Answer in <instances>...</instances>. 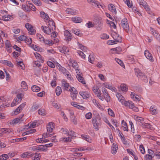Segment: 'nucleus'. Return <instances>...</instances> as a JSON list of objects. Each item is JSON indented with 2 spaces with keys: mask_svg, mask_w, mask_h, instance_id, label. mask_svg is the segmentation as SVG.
Listing matches in <instances>:
<instances>
[{
  "mask_svg": "<svg viewBox=\"0 0 160 160\" xmlns=\"http://www.w3.org/2000/svg\"><path fill=\"white\" fill-rule=\"evenodd\" d=\"M81 136L83 138L89 142H91V140L90 138L88 136L84 135H82Z\"/></svg>",
  "mask_w": 160,
  "mask_h": 160,
  "instance_id": "51",
  "label": "nucleus"
},
{
  "mask_svg": "<svg viewBox=\"0 0 160 160\" xmlns=\"http://www.w3.org/2000/svg\"><path fill=\"white\" fill-rule=\"evenodd\" d=\"M79 93L83 99H86L90 97V93L87 91H82L80 92Z\"/></svg>",
  "mask_w": 160,
  "mask_h": 160,
  "instance_id": "14",
  "label": "nucleus"
},
{
  "mask_svg": "<svg viewBox=\"0 0 160 160\" xmlns=\"http://www.w3.org/2000/svg\"><path fill=\"white\" fill-rule=\"evenodd\" d=\"M124 105L126 107H128L129 108H132L135 112H137L139 111L138 108L134 106V103L132 101H128L125 102Z\"/></svg>",
  "mask_w": 160,
  "mask_h": 160,
  "instance_id": "6",
  "label": "nucleus"
},
{
  "mask_svg": "<svg viewBox=\"0 0 160 160\" xmlns=\"http://www.w3.org/2000/svg\"><path fill=\"white\" fill-rule=\"evenodd\" d=\"M115 60L116 61V62L121 66L122 67H123V66L124 67L123 62L121 60H120L119 59L116 58L115 59Z\"/></svg>",
  "mask_w": 160,
  "mask_h": 160,
  "instance_id": "58",
  "label": "nucleus"
},
{
  "mask_svg": "<svg viewBox=\"0 0 160 160\" xmlns=\"http://www.w3.org/2000/svg\"><path fill=\"white\" fill-rule=\"evenodd\" d=\"M134 118L138 122V123H139H139L140 122H142V121H144V119L142 117L135 116L134 117ZM139 123H138V124Z\"/></svg>",
  "mask_w": 160,
  "mask_h": 160,
  "instance_id": "48",
  "label": "nucleus"
},
{
  "mask_svg": "<svg viewBox=\"0 0 160 160\" xmlns=\"http://www.w3.org/2000/svg\"><path fill=\"white\" fill-rule=\"evenodd\" d=\"M116 96L119 101L122 104L124 105V103L127 101H125L124 98L121 94L117 93Z\"/></svg>",
  "mask_w": 160,
  "mask_h": 160,
  "instance_id": "17",
  "label": "nucleus"
},
{
  "mask_svg": "<svg viewBox=\"0 0 160 160\" xmlns=\"http://www.w3.org/2000/svg\"><path fill=\"white\" fill-rule=\"evenodd\" d=\"M20 121H22L21 120L20 118H17L12 120V122H10V123L13 124H16L18 123Z\"/></svg>",
  "mask_w": 160,
  "mask_h": 160,
  "instance_id": "47",
  "label": "nucleus"
},
{
  "mask_svg": "<svg viewBox=\"0 0 160 160\" xmlns=\"http://www.w3.org/2000/svg\"><path fill=\"white\" fill-rule=\"evenodd\" d=\"M108 8L109 10L112 13L116 14L117 11L114 5L112 4H110L108 5Z\"/></svg>",
  "mask_w": 160,
  "mask_h": 160,
  "instance_id": "22",
  "label": "nucleus"
},
{
  "mask_svg": "<svg viewBox=\"0 0 160 160\" xmlns=\"http://www.w3.org/2000/svg\"><path fill=\"white\" fill-rule=\"evenodd\" d=\"M72 21L75 23H80L82 21V19L79 17H73L72 18Z\"/></svg>",
  "mask_w": 160,
  "mask_h": 160,
  "instance_id": "29",
  "label": "nucleus"
},
{
  "mask_svg": "<svg viewBox=\"0 0 160 160\" xmlns=\"http://www.w3.org/2000/svg\"><path fill=\"white\" fill-rule=\"evenodd\" d=\"M111 51L112 53H116L118 54L122 51V49L120 47H117L115 48H112Z\"/></svg>",
  "mask_w": 160,
  "mask_h": 160,
  "instance_id": "26",
  "label": "nucleus"
},
{
  "mask_svg": "<svg viewBox=\"0 0 160 160\" xmlns=\"http://www.w3.org/2000/svg\"><path fill=\"white\" fill-rule=\"evenodd\" d=\"M31 89L33 92H37L40 90V88L37 86L33 85Z\"/></svg>",
  "mask_w": 160,
  "mask_h": 160,
  "instance_id": "39",
  "label": "nucleus"
},
{
  "mask_svg": "<svg viewBox=\"0 0 160 160\" xmlns=\"http://www.w3.org/2000/svg\"><path fill=\"white\" fill-rule=\"evenodd\" d=\"M17 65L18 67L21 68L22 69H24L25 68V67L22 62H18L17 63Z\"/></svg>",
  "mask_w": 160,
  "mask_h": 160,
  "instance_id": "61",
  "label": "nucleus"
},
{
  "mask_svg": "<svg viewBox=\"0 0 160 160\" xmlns=\"http://www.w3.org/2000/svg\"><path fill=\"white\" fill-rule=\"evenodd\" d=\"M43 42L46 44L49 45H52L53 44V42L51 40H44Z\"/></svg>",
  "mask_w": 160,
  "mask_h": 160,
  "instance_id": "54",
  "label": "nucleus"
},
{
  "mask_svg": "<svg viewBox=\"0 0 160 160\" xmlns=\"http://www.w3.org/2000/svg\"><path fill=\"white\" fill-rule=\"evenodd\" d=\"M21 86L22 88L25 91H26L28 89V86L26 83L24 81H22L21 83Z\"/></svg>",
  "mask_w": 160,
  "mask_h": 160,
  "instance_id": "36",
  "label": "nucleus"
},
{
  "mask_svg": "<svg viewBox=\"0 0 160 160\" xmlns=\"http://www.w3.org/2000/svg\"><path fill=\"white\" fill-rule=\"evenodd\" d=\"M12 30V32L15 34H18L20 32V29L16 27H13Z\"/></svg>",
  "mask_w": 160,
  "mask_h": 160,
  "instance_id": "57",
  "label": "nucleus"
},
{
  "mask_svg": "<svg viewBox=\"0 0 160 160\" xmlns=\"http://www.w3.org/2000/svg\"><path fill=\"white\" fill-rule=\"evenodd\" d=\"M3 63L4 64L6 65L9 67H13V64L12 63V62L9 61H8L7 60H4L3 61Z\"/></svg>",
  "mask_w": 160,
  "mask_h": 160,
  "instance_id": "44",
  "label": "nucleus"
},
{
  "mask_svg": "<svg viewBox=\"0 0 160 160\" xmlns=\"http://www.w3.org/2000/svg\"><path fill=\"white\" fill-rule=\"evenodd\" d=\"M66 12L67 13L72 15H75L76 13V10L71 8L67 9Z\"/></svg>",
  "mask_w": 160,
  "mask_h": 160,
  "instance_id": "33",
  "label": "nucleus"
},
{
  "mask_svg": "<svg viewBox=\"0 0 160 160\" xmlns=\"http://www.w3.org/2000/svg\"><path fill=\"white\" fill-rule=\"evenodd\" d=\"M153 158V156L146 154L144 156V159L145 160H152Z\"/></svg>",
  "mask_w": 160,
  "mask_h": 160,
  "instance_id": "49",
  "label": "nucleus"
},
{
  "mask_svg": "<svg viewBox=\"0 0 160 160\" xmlns=\"http://www.w3.org/2000/svg\"><path fill=\"white\" fill-rule=\"evenodd\" d=\"M25 26L26 28L28 30L29 33L30 34L33 35L36 32L35 30L33 29L32 26L30 24L28 23H26Z\"/></svg>",
  "mask_w": 160,
  "mask_h": 160,
  "instance_id": "10",
  "label": "nucleus"
},
{
  "mask_svg": "<svg viewBox=\"0 0 160 160\" xmlns=\"http://www.w3.org/2000/svg\"><path fill=\"white\" fill-rule=\"evenodd\" d=\"M67 77V78L68 79L71 80V81H72L73 80V78L72 77L71 74L69 73V72L68 71L66 72L65 74H64Z\"/></svg>",
  "mask_w": 160,
  "mask_h": 160,
  "instance_id": "45",
  "label": "nucleus"
},
{
  "mask_svg": "<svg viewBox=\"0 0 160 160\" xmlns=\"http://www.w3.org/2000/svg\"><path fill=\"white\" fill-rule=\"evenodd\" d=\"M77 73L76 77L78 81L82 83V84H86V81L83 77V75L80 72H76Z\"/></svg>",
  "mask_w": 160,
  "mask_h": 160,
  "instance_id": "7",
  "label": "nucleus"
},
{
  "mask_svg": "<svg viewBox=\"0 0 160 160\" xmlns=\"http://www.w3.org/2000/svg\"><path fill=\"white\" fill-rule=\"evenodd\" d=\"M72 66V67L74 68L76 72H79V69H78V65L77 62L75 60H72L71 61Z\"/></svg>",
  "mask_w": 160,
  "mask_h": 160,
  "instance_id": "27",
  "label": "nucleus"
},
{
  "mask_svg": "<svg viewBox=\"0 0 160 160\" xmlns=\"http://www.w3.org/2000/svg\"><path fill=\"white\" fill-rule=\"evenodd\" d=\"M135 73L137 77L139 78L140 77L143 79L145 82H148L147 77L144 75V74L142 72L141 70L138 68H137L135 69Z\"/></svg>",
  "mask_w": 160,
  "mask_h": 160,
  "instance_id": "5",
  "label": "nucleus"
},
{
  "mask_svg": "<svg viewBox=\"0 0 160 160\" xmlns=\"http://www.w3.org/2000/svg\"><path fill=\"white\" fill-rule=\"evenodd\" d=\"M139 125L143 128H148L152 130V126L148 123H146L144 122H140L139 123Z\"/></svg>",
  "mask_w": 160,
  "mask_h": 160,
  "instance_id": "20",
  "label": "nucleus"
},
{
  "mask_svg": "<svg viewBox=\"0 0 160 160\" xmlns=\"http://www.w3.org/2000/svg\"><path fill=\"white\" fill-rule=\"evenodd\" d=\"M60 132L62 134L66 135L68 137H62L60 139V141L63 142H70L71 141L72 137L74 135V132L72 130L68 131L67 128H62L61 129Z\"/></svg>",
  "mask_w": 160,
  "mask_h": 160,
  "instance_id": "1",
  "label": "nucleus"
},
{
  "mask_svg": "<svg viewBox=\"0 0 160 160\" xmlns=\"http://www.w3.org/2000/svg\"><path fill=\"white\" fill-rule=\"evenodd\" d=\"M56 67L60 72H62L64 74H65L66 72L68 71L65 68L62 67L58 63L56 65Z\"/></svg>",
  "mask_w": 160,
  "mask_h": 160,
  "instance_id": "18",
  "label": "nucleus"
},
{
  "mask_svg": "<svg viewBox=\"0 0 160 160\" xmlns=\"http://www.w3.org/2000/svg\"><path fill=\"white\" fill-rule=\"evenodd\" d=\"M103 120L104 122L107 123L110 127L113 130L114 129V127L111 124L109 121L106 118H103Z\"/></svg>",
  "mask_w": 160,
  "mask_h": 160,
  "instance_id": "43",
  "label": "nucleus"
},
{
  "mask_svg": "<svg viewBox=\"0 0 160 160\" xmlns=\"http://www.w3.org/2000/svg\"><path fill=\"white\" fill-rule=\"evenodd\" d=\"M118 149V145L114 143H113L112 144L111 147V152L113 154H115L117 152Z\"/></svg>",
  "mask_w": 160,
  "mask_h": 160,
  "instance_id": "23",
  "label": "nucleus"
},
{
  "mask_svg": "<svg viewBox=\"0 0 160 160\" xmlns=\"http://www.w3.org/2000/svg\"><path fill=\"white\" fill-rule=\"evenodd\" d=\"M38 112L39 115L42 116H44L46 114V111L43 109L41 108L39 109L38 110Z\"/></svg>",
  "mask_w": 160,
  "mask_h": 160,
  "instance_id": "41",
  "label": "nucleus"
},
{
  "mask_svg": "<svg viewBox=\"0 0 160 160\" xmlns=\"http://www.w3.org/2000/svg\"><path fill=\"white\" fill-rule=\"evenodd\" d=\"M154 156L157 157L158 159H159L160 158V152L155 151Z\"/></svg>",
  "mask_w": 160,
  "mask_h": 160,
  "instance_id": "64",
  "label": "nucleus"
},
{
  "mask_svg": "<svg viewBox=\"0 0 160 160\" xmlns=\"http://www.w3.org/2000/svg\"><path fill=\"white\" fill-rule=\"evenodd\" d=\"M72 32L75 34L78 35L79 36L81 37L82 35V33L78 29H73L72 30Z\"/></svg>",
  "mask_w": 160,
  "mask_h": 160,
  "instance_id": "38",
  "label": "nucleus"
},
{
  "mask_svg": "<svg viewBox=\"0 0 160 160\" xmlns=\"http://www.w3.org/2000/svg\"><path fill=\"white\" fill-rule=\"evenodd\" d=\"M37 38L40 41H43L44 39L43 38V37L40 34H37Z\"/></svg>",
  "mask_w": 160,
  "mask_h": 160,
  "instance_id": "56",
  "label": "nucleus"
},
{
  "mask_svg": "<svg viewBox=\"0 0 160 160\" xmlns=\"http://www.w3.org/2000/svg\"><path fill=\"white\" fill-rule=\"evenodd\" d=\"M24 95L22 93H20L17 95V97L15 99L17 102V103H19L22 101Z\"/></svg>",
  "mask_w": 160,
  "mask_h": 160,
  "instance_id": "34",
  "label": "nucleus"
},
{
  "mask_svg": "<svg viewBox=\"0 0 160 160\" xmlns=\"http://www.w3.org/2000/svg\"><path fill=\"white\" fill-rule=\"evenodd\" d=\"M122 129L124 131H128V127L126 122L124 120H122Z\"/></svg>",
  "mask_w": 160,
  "mask_h": 160,
  "instance_id": "35",
  "label": "nucleus"
},
{
  "mask_svg": "<svg viewBox=\"0 0 160 160\" xmlns=\"http://www.w3.org/2000/svg\"><path fill=\"white\" fill-rule=\"evenodd\" d=\"M41 28L45 33L48 35L50 34L51 32L53 31L52 30V29H50L49 27H48L45 26H42Z\"/></svg>",
  "mask_w": 160,
  "mask_h": 160,
  "instance_id": "16",
  "label": "nucleus"
},
{
  "mask_svg": "<svg viewBox=\"0 0 160 160\" xmlns=\"http://www.w3.org/2000/svg\"><path fill=\"white\" fill-rule=\"evenodd\" d=\"M121 25L125 32H128L129 31V25L126 18H124L122 20Z\"/></svg>",
  "mask_w": 160,
  "mask_h": 160,
  "instance_id": "4",
  "label": "nucleus"
},
{
  "mask_svg": "<svg viewBox=\"0 0 160 160\" xmlns=\"http://www.w3.org/2000/svg\"><path fill=\"white\" fill-rule=\"evenodd\" d=\"M88 2L90 4H92L93 6L98 7L99 8H103V6L102 5H100L99 3L97 1L95 0H87Z\"/></svg>",
  "mask_w": 160,
  "mask_h": 160,
  "instance_id": "8",
  "label": "nucleus"
},
{
  "mask_svg": "<svg viewBox=\"0 0 160 160\" xmlns=\"http://www.w3.org/2000/svg\"><path fill=\"white\" fill-rule=\"evenodd\" d=\"M78 43L79 47L81 50L83 52H86L87 51V48L86 47L84 46L81 44H80L79 43Z\"/></svg>",
  "mask_w": 160,
  "mask_h": 160,
  "instance_id": "46",
  "label": "nucleus"
},
{
  "mask_svg": "<svg viewBox=\"0 0 160 160\" xmlns=\"http://www.w3.org/2000/svg\"><path fill=\"white\" fill-rule=\"evenodd\" d=\"M8 156L7 154H3L0 156V159L1 160H5L8 159Z\"/></svg>",
  "mask_w": 160,
  "mask_h": 160,
  "instance_id": "53",
  "label": "nucleus"
},
{
  "mask_svg": "<svg viewBox=\"0 0 160 160\" xmlns=\"http://www.w3.org/2000/svg\"><path fill=\"white\" fill-rule=\"evenodd\" d=\"M150 112L152 115H156L158 113V108L155 105L152 106L150 108Z\"/></svg>",
  "mask_w": 160,
  "mask_h": 160,
  "instance_id": "15",
  "label": "nucleus"
},
{
  "mask_svg": "<svg viewBox=\"0 0 160 160\" xmlns=\"http://www.w3.org/2000/svg\"><path fill=\"white\" fill-rule=\"evenodd\" d=\"M119 91H121L123 92H126L127 91L128 88L127 85L125 84H122L120 85L119 88Z\"/></svg>",
  "mask_w": 160,
  "mask_h": 160,
  "instance_id": "25",
  "label": "nucleus"
},
{
  "mask_svg": "<svg viewBox=\"0 0 160 160\" xmlns=\"http://www.w3.org/2000/svg\"><path fill=\"white\" fill-rule=\"evenodd\" d=\"M102 92L104 97L105 100L108 102L110 101V97L108 95L107 89L105 88H102Z\"/></svg>",
  "mask_w": 160,
  "mask_h": 160,
  "instance_id": "12",
  "label": "nucleus"
},
{
  "mask_svg": "<svg viewBox=\"0 0 160 160\" xmlns=\"http://www.w3.org/2000/svg\"><path fill=\"white\" fill-rule=\"evenodd\" d=\"M144 55L146 58L149 59L151 62H152L153 61L152 55L148 50H145Z\"/></svg>",
  "mask_w": 160,
  "mask_h": 160,
  "instance_id": "19",
  "label": "nucleus"
},
{
  "mask_svg": "<svg viewBox=\"0 0 160 160\" xmlns=\"http://www.w3.org/2000/svg\"><path fill=\"white\" fill-rule=\"evenodd\" d=\"M62 92V89L59 86L57 87L56 89V93L57 96L61 94Z\"/></svg>",
  "mask_w": 160,
  "mask_h": 160,
  "instance_id": "42",
  "label": "nucleus"
},
{
  "mask_svg": "<svg viewBox=\"0 0 160 160\" xmlns=\"http://www.w3.org/2000/svg\"><path fill=\"white\" fill-rule=\"evenodd\" d=\"M62 87L64 88V89L67 90L68 88L69 85L68 83H67L65 80H62Z\"/></svg>",
  "mask_w": 160,
  "mask_h": 160,
  "instance_id": "30",
  "label": "nucleus"
},
{
  "mask_svg": "<svg viewBox=\"0 0 160 160\" xmlns=\"http://www.w3.org/2000/svg\"><path fill=\"white\" fill-rule=\"evenodd\" d=\"M29 150L34 151L38 152V146L31 147L29 148Z\"/></svg>",
  "mask_w": 160,
  "mask_h": 160,
  "instance_id": "55",
  "label": "nucleus"
},
{
  "mask_svg": "<svg viewBox=\"0 0 160 160\" xmlns=\"http://www.w3.org/2000/svg\"><path fill=\"white\" fill-rule=\"evenodd\" d=\"M52 146V143H51L49 144H47L45 145H41L38 146V151H45L48 147H49Z\"/></svg>",
  "mask_w": 160,
  "mask_h": 160,
  "instance_id": "9",
  "label": "nucleus"
},
{
  "mask_svg": "<svg viewBox=\"0 0 160 160\" xmlns=\"http://www.w3.org/2000/svg\"><path fill=\"white\" fill-rule=\"evenodd\" d=\"M47 64L49 67L52 68H54L55 67L54 64L50 61H47Z\"/></svg>",
  "mask_w": 160,
  "mask_h": 160,
  "instance_id": "62",
  "label": "nucleus"
},
{
  "mask_svg": "<svg viewBox=\"0 0 160 160\" xmlns=\"http://www.w3.org/2000/svg\"><path fill=\"white\" fill-rule=\"evenodd\" d=\"M64 35L67 39L69 40L71 39V34L68 31L66 30L64 32Z\"/></svg>",
  "mask_w": 160,
  "mask_h": 160,
  "instance_id": "31",
  "label": "nucleus"
},
{
  "mask_svg": "<svg viewBox=\"0 0 160 160\" xmlns=\"http://www.w3.org/2000/svg\"><path fill=\"white\" fill-rule=\"evenodd\" d=\"M58 50L60 52L64 54H66L69 52L68 48L65 46L59 47Z\"/></svg>",
  "mask_w": 160,
  "mask_h": 160,
  "instance_id": "13",
  "label": "nucleus"
},
{
  "mask_svg": "<svg viewBox=\"0 0 160 160\" xmlns=\"http://www.w3.org/2000/svg\"><path fill=\"white\" fill-rule=\"evenodd\" d=\"M54 124L52 122L48 123L47 125V131L48 132H51L55 128Z\"/></svg>",
  "mask_w": 160,
  "mask_h": 160,
  "instance_id": "11",
  "label": "nucleus"
},
{
  "mask_svg": "<svg viewBox=\"0 0 160 160\" xmlns=\"http://www.w3.org/2000/svg\"><path fill=\"white\" fill-rule=\"evenodd\" d=\"M32 154L28 152H26L22 153L21 156L22 158H28L32 156Z\"/></svg>",
  "mask_w": 160,
  "mask_h": 160,
  "instance_id": "32",
  "label": "nucleus"
},
{
  "mask_svg": "<svg viewBox=\"0 0 160 160\" xmlns=\"http://www.w3.org/2000/svg\"><path fill=\"white\" fill-rule=\"evenodd\" d=\"M92 114L91 112H89L85 115V118L86 119H89L91 118Z\"/></svg>",
  "mask_w": 160,
  "mask_h": 160,
  "instance_id": "63",
  "label": "nucleus"
},
{
  "mask_svg": "<svg viewBox=\"0 0 160 160\" xmlns=\"http://www.w3.org/2000/svg\"><path fill=\"white\" fill-rule=\"evenodd\" d=\"M92 91L97 96L100 95L101 93L100 89L97 86H93L92 87Z\"/></svg>",
  "mask_w": 160,
  "mask_h": 160,
  "instance_id": "24",
  "label": "nucleus"
},
{
  "mask_svg": "<svg viewBox=\"0 0 160 160\" xmlns=\"http://www.w3.org/2000/svg\"><path fill=\"white\" fill-rule=\"evenodd\" d=\"M95 60L94 57L91 54L89 55L88 57V61L91 63H92Z\"/></svg>",
  "mask_w": 160,
  "mask_h": 160,
  "instance_id": "50",
  "label": "nucleus"
},
{
  "mask_svg": "<svg viewBox=\"0 0 160 160\" xmlns=\"http://www.w3.org/2000/svg\"><path fill=\"white\" fill-rule=\"evenodd\" d=\"M108 112L109 115L111 116L114 117H115V114L113 111L110 108H109L108 109Z\"/></svg>",
  "mask_w": 160,
  "mask_h": 160,
  "instance_id": "60",
  "label": "nucleus"
},
{
  "mask_svg": "<svg viewBox=\"0 0 160 160\" xmlns=\"http://www.w3.org/2000/svg\"><path fill=\"white\" fill-rule=\"evenodd\" d=\"M48 27L52 29V31H54L55 29V23L52 20H49L48 22Z\"/></svg>",
  "mask_w": 160,
  "mask_h": 160,
  "instance_id": "21",
  "label": "nucleus"
},
{
  "mask_svg": "<svg viewBox=\"0 0 160 160\" xmlns=\"http://www.w3.org/2000/svg\"><path fill=\"white\" fill-rule=\"evenodd\" d=\"M10 129L8 128H2L1 129V132L3 133H5L7 132L8 133H10Z\"/></svg>",
  "mask_w": 160,
  "mask_h": 160,
  "instance_id": "59",
  "label": "nucleus"
},
{
  "mask_svg": "<svg viewBox=\"0 0 160 160\" xmlns=\"http://www.w3.org/2000/svg\"><path fill=\"white\" fill-rule=\"evenodd\" d=\"M112 36L114 39V41H109L108 42V45L116 44L118 42H121L122 41V38L117 33L113 32L112 33Z\"/></svg>",
  "mask_w": 160,
  "mask_h": 160,
  "instance_id": "2",
  "label": "nucleus"
},
{
  "mask_svg": "<svg viewBox=\"0 0 160 160\" xmlns=\"http://www.w3.org/2000/svg\"><path fill=\"white\" fill-rule=\"evenodd\" d=\"M102 86L103 87L108 88L112 91H113L114 90L113 88L112 87V86L110 84H108L107 82L104 83L102 84Z\"/></svg>",
  "mask_w": 160,
  "mask_h": 160,
  "instance_id": "37",
  "label": "nucleus"
},
{
  "mask_svg": "<svg viewBox=\"0 0 160 160\" xmlns=\"http://www.w3.org/2000/svg\"><path fill=\"white\" fill-rule=\"evenodd\" d=\"M100 120V117H97V118H93L92 120L94 128L97 130L99 129V127L101 124Z\"/></svg>",
  "mask_w": 160,
  "mask_h": 160,
  "instance_id": "3",
  "label": "nucleus"
},
{
  "mask_svg": "<svg viewBox=\"0 0 160 160\" xmlns=\"http://www.w3.org/2000/svg\"><path fill=\"white\" fill-rule=\"evenodd\" d=\"M40 13L41 17L45 20V22L46 21H48L49 19V17L47 14L43 12H41Z\"/></svg>",
  "mask_w": 160,
  "mask_h": 160,
  "instance_id": "28",
  "label": "nucleus"
},
{
  "mask_svg": "<svg viewBox=\"0 0 160 160\" xmlns=\"http://www.w3.org/2000/svg\"><path fill=\"white\" fill-rule=\"evenodd\" d=\"M22 7L23 10L26 12H29L31 11V9L28 6L23 4L22 6Z\"/></svg>",
  "mask_w": 160,
  "mask_h": 160,
  "instance_id": "40",
  "label": "nucleus"
},
{
  "mask_svg": "<svg viewBox=\"0 0 160 160\" xmlns=\"http://www.w3.org/2000/svg\"><path fill=\"white\" fill-rule=\"evenodd\" d=\"M86 26L88 28L94 27V24L92 22L89 21L86 24Z\"/></svg>",
  "mask_w": 160,
  "mask_h": 160,
  "instance_id": "52",
  "label": "nucleus"
}]
</instances>
